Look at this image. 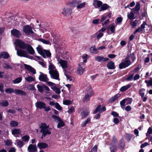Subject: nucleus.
Masks as SVG:
<instances>
[{
  "label": "nucleus",
  "mask_w": 152,
  "mask_h": 152,
  "mask_svg": "<svg viewBox=\"0 0 152 152\" xmlns=\"http://www.w3.org/2000/svg\"><path fill=\"white\" fill-rule=\"evenodd\" d=\"M15 44L20 48L26 50L27 52L23 50L16 49L17 55L20 57H28V53L31 55H34V51L31 46L28 43H26L20 39H16Z\"/></svg>",
  "instance_id": "1"
},
{
  "label": "nucleus",
  "mask_w": 152,
  "mask_h": 152,
  "mask_svg": "<svg viewBox=\"0 0 152 152\" xmlns=\"http://www.w3.org/2000/svg\"><path fill=\"white\" fill-rule=\"evenodd\" d=\"M39 128L40 129V132L42 134L41 137L42 139H43L46 136L51 134V133L50 130L51 129L45 123H42Z\"/></svg>",
  "instance_id": "2"
},
{
  "label": "nucleus",
  "mask_w": 152,
  "mask_h": 152,
  "mask_svg": "<svg viewBox=\"0 0 152 152\" xmlns=\"http://www.w3.org/2000/svg\"><path fill=\"white\" fill-rule=\"evenodd\" d=\"M36 49L38 53L44 58L51 57V54L50 51L43 49L41 45H39Z\"/></svg>",
  "instance_id": "3"
},
{
  "label": "nucleus",
  "mask_w": 152,
  "mask_h": 152,
  "mask_svg": "<svg viewBox=\"0 0 152 152\" xmlns=\"http://www.w3.org/2000/svg\"><path fill=\"white\" fill-rule=\"evenodd\" d=\"M35 105L37 108L40 109H43L46 112L48 111L51 110L49 106L46 107V104L42 102L37 101L35 103Z\"/></svg>",
  "instance_id": "4"
},
{
  "label": "nucleus",
  "mask_w": 152,
  "mask_h": 152,
  "mask_svg": "<svg viewBox=\"0 0 152 152\" xmlns=\"http://www.w3.org/2000/svg\"><path fill=\"white\" fill-rule=\"evenodd\" d=\"M23 32L28 37L32 36L34 33L32 30V27L28 25L24 26L23 27Z\"/></svg>",
  "instance_id": "5"
},
{
  "label": "nucleus",
  "mask_w": 152,
  "mask_h": 152,
  "mask_svg": "<svg viewBox=\"0 0 152 152\" xmlns=\"http://www.w3.org/2000/svg\"><path fill=\"white\" fill-rule=\"evenodd\" d=\"M49 73L50 75V77L53 79L60 80L59 74L58 71L54 70L53 71H49Z\"/></svg>",
  "instance_id": "6"
},
{
  "label": "nucleus",
  "mask_w": 152,
  "mask_h": 152,
  "mask_svg": "<svg viewBox=\"0 0 152 152\" xmlns=\"http://www.w3.org/2000/svg\"><path fill=\"white\" fill-rule=\"evenodd\" d=\"M87 94L85 95L83 99V102H88L89 100L90 97L93 94L92 88L91 87H88Z\"/></svg>",
  "instance_id": "7"
},
{
  "label": "nucleus",
  "mask_w": 152,
  "mask_h": 152,
  "mask_svg": "<svg viewBox=\"0 0 152 152\" xmlns=\"http://www.w3.org/2000/svg\"><path fill=\"white\" fill-rule=\"evenodd\" d=\"M37 87L38 91L42 93L44 91H47V93L49 92L50 91L49 88L47 86L44 85H37Z\"/></svg>",
  "instance_id": "8"
},
{
  "label": "nucleus",
  "mask_w": 152,
  "mask_h": 152,
  "mask_svg": "<svg viewBox=\"0 0 152 152\" xmlns=\"http://www.w3.org/2000/svg\"><path fill=\"white\" fill-rule=\"evenodd\" d=\"M135 59L136 57L134 56V54L133 53H128L125 60L126 61L128 60L129 61L132 63L134 62Z\"/></svg>",
  "instance_id": "9"
},
{
  "label": "nucleus",
  "mask_w": 152,
  "mask_h": 152,
  "mask_svg": "<svg viewBox=\"0 0 152 152\" xmlns=\"http://www.w3.org/2000/svg\"><path fill=\"white\" fill-rule=\"evenodd\" d=\"M147 25L146 23L144 21L143 23L134 32V34H135L137 32H140L143 33L145 32V25Z\"/></svg>",
  "instance_id": "10"
},
{
  "label": "nucleus",
  "mask_w": 152,
  "mask_h": 152,
  "mask_svg": "<svg viewBox=\"0 0 152 152\" xmlns=\"http://www.w3.org/2000/svg\"><path fill=\"white\" fill-rule=\"evenodd\" d=\"M131 64V62L129 61H126L125 60L124 62H121L119 64V68L121 69L124 68L129 66Z\"/></svg>",
  "instance_id": "11"
},
{
  "label": "nucleus",
  "mask_w": 152,
  "mask_h": 152,
  "mask_svg": "<svg viewBox=\"0 0 152 152\" xmlns=\"http://www.w3.org/2000/svg\"><path fill=\"white\" fill-rule=\"evenodd\" d=\"M11 35L18 38H20L22 35L21 32L18 30L15 29L11 30Z\"/></svg>",
  "instance_id": "12"
},
{
  "label": "nucleus",
  "mask_w": 152,
  "mask_h": 152,
  "mask_svg": "<svg viewBox=\"0 0 152 152\" xmlns=\"http://www.w3.org/2000/svg\"><path fill=\"white\" fill-rule=\"evenodd\" d=\"M40 73V74L39 77V80L42 82H47L49 80L47 75L41 72Z\"/></svg>",
  "instance_id": "13"
},
{
  "label": "nucleus",
  "mask_w": 152,
  "mask_h": 152,
  "mask_svg": "<svg viewBox=\"0 0 152 152\" xmlns=\"http://www.w3.org/2000/svg\"><path fill=\"white\" fill-rule=\"evenodd\" d=\"M115 26L114 23L110 24L107 28V32L108 34H111L115 33Z\"/></svg>",
  "instance_id": "14"
},
{
  "label": "nucleus",
  "mask_w": 152,
  "mask_h": 152,
  "mask_svg": "<svg viewBox=\"0 0 152 152\" xmlns=\"http://www.w3.org/2000/svg\"><path fill=\"white\" fill-rule=\"evenodd\" d=\"M72 9L70 8H64L62 10V13L65 16H68L71 13Z\"/></svg>",
  "instance_id": "15"
},
{
  "label": "nucleus",
  "mask_w": 152,
  "mask_h": 152,
  "mask_svg": "<svg viewBox=\"0 0 152 152\" xmlns=\"http://www.w3.org/2000/svg\"><path fill=\"white\" fill-rule=\"evenodd\" d=\"M24 65L25 68L28 71L31 72L32 73L34 74L36 73V71L35 69L31 66L26 64H24Z\"/></svg>",
  "instance_id": "16"
},
{
  "label": "nucleus",
  "mask_w": 152,
  "mask_h": 152,
  "mask_svg": "<svg viewBox=\"0 0 152 152\" xmlns=\"http://www.w3.org/2000/svg\"><path fill=\"white\" fill-rule=\"evenodd\" d=\"M102 2L99 0H94L93 4L96 8H100L102 5Z\"/></svg>",
  "instance_id": "17"
},
{
  "label": "nucleus",
  "mask_w": 152,
  "mask_h": 152,
  "mask_svg": "<svg viewBox=\"0 0 152 152\" xmlns=\"http://www.w3.org/2000/svg\"><path fill=\"white\" fill-rule=\"evenodd\" d=\"M28 150L29 152H36L37 148L36 145L30 144L28 147Z\"/></svg>",
  "instance_id": "18"
},
{
  "label": "nucleus",
  "mask_w": 152,
  "mask_h": 152,
  "mask_svg": "<svg viewBox=\"0 0 152 152\" xmlns=\"http://www.w3.org/2000/svg\"><path fill=\"white\" fill-rule=\"evenodd\" d=\"M95 60L99 62H104L108 61L109 59L108 58H104L102 56H98L95 57Z\"/></svg>",
  "instance_id": "19"
},
{
  "label": "nucleus",
  "mask_w": 152,
  "mask_h": 152,
  "mask_svg": "<svg viewBox=\"0 0 152 152\" xmlns=\"http://www.w3.org/2000/svg\"><path fill=\"white\" fill-rule=\"evenodd\" d=\"M37 146L40 149H42L48 147V145L46 143L40 142L37 144Z\"/></svg>",
  "instance_id": "20"
},
{
  "label": "nucleus",
  "mask_w": 152,
  "mask_h": 152,
  "mask_svg": "<svg viewBox=\"0 0 152 152\" xmlns=\"http://www.w3.org/2000/svg\"><path fill=\"white\" fill-rule=\"evenodd\" d=\"M133 83H132L129 84L127 85L122 87L120 89V90L121 92H124L129 88L132 86Z\"/></svg>",
  "instance_id": "21"
},
{
  "label": "nucleus",
  "mask_w": 152,
  "mask_h": 152,
  "mask_svg": "<svg viewBox=\"0 0 152 152\" xmlns=\"http://www.w3.org/2000/svg\"><path fill=\"white\" fill-rule=\"evenodd\" d=\"M110 7L108 5H107V4H103L102 3L101 7H100L99 9V12L104 11L108 9Z\"/></svg>",
  "instance_id": "22"
},
{
  "label": "nucleus",
  "mask_w": 152,
  "mask_h": 152,
  "mask_svg": "<svg viewBox=\"0 0 152 152\" xmlns=\"http://www.w3.org/2000/svg\"><path fill=\"white\" fill-rule=\"evenodd\" d=\"M107 68L110 69H114L115 68L114 63L112 61L107 63Z\"/></svg>",
  "instance_id": "23"
},
{
  "label": "nucleus",
  "mask_w": 152,
  "mask_h": 152,
  "mask_svg": "<svg viewBox=\"0 0 152 152\" xmlns=\"http://www.w3.org/2000/svg\"><path fill=\"white\" fill-rule=\"evenodd\" d=\"M14 92L17 95H20L22 96H26L27 95L26 92L20 89H15V90Z\"/></svg>",
  "instance_id": "24"
},
{
  "label": "nucleus",
  "mask_w": 152,
  "mask_h": 152,
  "mask_svg": "<svg viewBox=\"0 0 152 152\" xmlns=\"http://www.w3.org/2000/svg\"><path fill=\"white\" fill-rule=\"evenodd\" d=\"M59 63L63 68H65L67 67V64L66 61L60 60L59 61Z\"/></svg>",
  "instance_id": "25"
},
{
  "label": "nucleus",
  "mask_w": 152,
  "mask_h": 152,
  "mask_svg": "<svg viewBox=\"0 0 152 152\" xmlns=\"http://www.w3.org/2000/svg\"><path fill=\"white\" fill-rule=\"evenodd\" d=\"M120 94H117L114 96L112 97L109 100V102L110 103H113L115 100H117L118 98L120 96Z\"/></svg>",
  "instance_id": "26"
},
{
  "label": "nucleus",
  "mask_w": 152,
  "mask_h": 152,
  "mask_svg": "<svg viewBox=\"0 0 152 152\" xmlns=\"http://www.w3.org/2000/svg\"><path fill=\"white\" fill-rule=\"evenodd\" d=\"M0 56L1 58H2L6 59H8L10 57L9 54L7 52H4L1 53Z\"/></svg>",
  "instance_id": "27"
},
{
  "label": "nucleus",
  "mask_w": 152,
  "mask_h": 152,
  "mask_svg": "<svg viewBox=\"0 0 152 152\" xmlns=\"http://www.w3.org/2000/svg\"><path fill=\"white\" fill-rule=\"evenodd\" d=\"M125 147V143L123 139L121 140L118 144V147L121 149H124Z\"/></svg>",
  "instance_id": "28"
},
{
  "label": "nucleus",
  "mask_w": 152,
  "mask_h": 152,
  "mask_svg": "<svg viewBox=\"0 0 152 152\" xmlns=\"http://www.w3.org/2000/svg\"><path fill=\"white\" fill-rule=\"evenodd\" d=\"M77 72L80 75H82L84 72V69L79 64L77 68Z\"/></svg>",
  "instance_id": "29"
},
{
  "label": "nucleus",
  "mask_w": 152,
  "mask_h": 152,
  "mask_svg": "<svg viewBox=\"0 0 152 152\" xmlns=\"http://www.w3.org/2000/svg\"><path fill=\"white\" fill-rule=\"evenodd\" d=\"M48 69L49 71H53L54 70H57L55 66L52 63H50Z\"/></svg>",
  "instance_id": "30"
},
{
  "label": "nucleus",
  "mask_w": 152,
  "mask_h": 152,
  "mask_svg": "<svg viewBox=\"0 0 152 152\" xmlns=\"http://www.w3.org/2000/svg\"><path fill=\"white\" fill-rule=\"evenodd\" d=\"M91 122V118L88 117L87 119L85 121L82 123V127H84L86 126V124L90 123Z\"/></svg>",
  "instance_id": "31"
},
{
  "label": "nucleus",
  "mask_w": 152,
  "mask_h": 152,
  "mask_svg": "<svg viewBox=\"0 0 152 152\" xmlns=\"http://www.w3.org/2000/svg\"><path fill=\"white\" fill-rule=\"evenodd\" d=\"M21 132L20 129H14L12 131V134L14 135L16 134H19Z\"/></svg>",
  "instance_id": "32"
},
{
  "label": "nucleus",
  "mask_w": 152,
  "mask_h": 152,
  "mask_svg": "<svg viewBox=\"0 0 152 152\" xmlns=\"http://www.w3.org/2000/svg\"><path fill=\"white\" fill-rule=\"evenodd\" d=\"M51 88L57 94H59L61 93L60 89L57 87L55 85L52 87Z\"/></svg>",
  "instance_id": "33"
},
{
  "label": "nucleus",
  "mask_w": 152,
  "mask_h": 152,
  "mask_svg": "<svg viewBox=\"0 0 152 152\" xmlns=\"http://www.w3.org/2000/svg\"><path fill=\"white\" fill-rule=\"evenodd\" d=\"M97 50L95 47H92L90 48V50L91 53L94 54H96L98 53Z\"/></svg>",
  "instance_id": "34"
},
{
  "label": "nucleus",
  "mask_w": 152,
  "mask_h": 152,
  "mask_svg": "<svg viewBox=\"0 0 152 152\" xmlns=\"http://www.w3.org/2000/svg\"><path fill=\"white\" fill-rule=\"evenodd\" d=\"M25 80L26 81L29 83L34 81L35 80L31 76H29L28 77H26Z\"/></svg>",
  "instance_id": "35"
},
{
  "label": "nucleus",
  "mask_w": 152,
  "mask_h": 152,
  "mask_svg": "<svg viewBox=\"0 0 152 152\" xmlns=\"http://www.w3.org/2000/svg\"><path fill=\"white\" fill-rule=\"evenodd\" d=\"M22 79V77H21L17 78L13 81V83L14 84L19 83L21 81Z\"/></svg>",
  "instance_id": "36"
},
{
  "label": "nucleus",
  "mask_w": 152,
  "mask_h": 152,
  "mask_svg": "<svg viewBox=\"0 0 152 152\" xmlns=\"http://www.w3.org/2000/svg\"><path fill=\"white\" fill-rule=\"evenodd\" d=\"M150 80L149 81L146 80L145 81V83L147 84V87L152 86V78H150Z\"/></svg>",
  "instance_id": "37"
},
{
  "label": "nucleus",
  "mask_w": 152,
  "mask_h": 152,
  "mask_svg": "<svg viewBox=\"0 0 152 152\" xmlns=\"http://www.w3.org/2000/svg\"><path fill=\"white\" fill-rule=\"evenodd\" d=\"M138 22V21L137 20H135L134 21H131L130 22V24L132 28H134L136 26Z\"/></svg>",
  "instance_id": "38"
},
{
  "label": "nucleus",
  "mask_w": 152,
  "mask_h": 152,
  "mask_svg": "<svg viewBox=\"0 0 152 152\" xmlns=\"http://www.w3.org/2000/svg\"><path fill=\"white\" fill-rule=\"evenodd\" d=\"M5 91L6 93L9 94H11L15 92V90L12 88H8L6 89Z\"/></svg>",
  "instance_id": "39"
},
{
  "label": "nucleus",
  "mask_w": 152,
  "mask_h": 152,
  "mask_svg": "<svg viewBox=\"0 0 152 152\" xmlns=\"http://www.w3.org/2000/svg\"><path fill=\"white\" fill-rule=\"evenodd\" d=\"M132 135L130 134H126L125 135V139L128 142L131 140L132 137Z\"/></svg>",
  "instance_id": "40"
},
{
  "label": "nucleus",
  "mask_w": 152,
  "mask_h": 152,
  "mask_svg": "<svg viewBox=\"0 0 152 152\" xmlns=\"http://www.w3.org/2000/svg\"><path fill=\"white\" fill-rule=\"evenodd\" d=\"M10 124L11 126L14 127L17 126L18 125V123L17 121H12L10 122Z\"/></svg>",
  "instance_id": "41"
},
{
  "label": "nucleus",
  "mask_w": 152,
  "mask_h": 152,
  "mask_svg": "<svg viewBox=\"0 0 152 152\" xmlns=\"http://www.w3.org/2000/svg\"><path fill=\"white\" fill-rule=\"evenodd\" d=\"M128 18L130 20H132L134 19V15L133 12H131L127 15Z\"/></svg>",
  "instance_id": "42"
},
{
  "label": "nucleus",
  "mask_w": 152,
  "mask_h": 152,
  "mask_svg": "<svg viewBox=\"0 0 152 152\" xmlns=\"http://www.w3.org/2000/svg\"><path fill=\"white\" fill-rule=\"evenodd\" d=\"M0 104L3 107H7L9 105L8 102L6 100H4L0 103Z\"/></svg>",
  "instance_id": "43"
},
{
  "label": "nucleus",
  "mask_w": 152,
  "mask_h": 152,
  "mask_svg": "<svg viewBox=\"0 0 152 152\" xmlns=\"http://www.w3.org/2000/svg\"><path fill=\"white\" fill-rule=\"evenodd\" d=\"M131 75L129 76L126 79V80L127 81H129L132 80L133 79V77L134 76V73H130Z\"/></svg>",
  "instance_id": "44"
},
{
  "label": "nucleus",
  "mask_w": 152,
  "mask_h": 152,
  "mask_svg": "<svg viewBox=\"0 0 152 152\" xmlns=\"http://www.w3.org/2000/svg\"><path fill=\"white\" fill-rule=\"evenodd\" d=\"M29 136L27 135L23 136L22 138L23 141L25 142H28L29 140Z\"/></svg>",
  "instance_id": "45"
},
{
  "label": "nucleus",
  "mask_w": 152,
  "mask_h": 152,
  "mask_svg": "<svg viewBox=\"0 0 152 152\" xmlns=\"http://www.w3.org/2000/svg\"><path fill=\"white\" fill-rule=\"evenodd\" d=\"M101 105H98L96 107L95 110L94 112V114L96 113L97 112L100 111V110L101 109Z\"/></svg>",
  "instance_id": "46"
},
{
  "label": "nucleus",
  "mask_w": 152,
  "mask_h": 152,
  "mask_svg": "<svg viewBox=\"0 0 152 152\" xmlns=\"http://www.w3.org/2000/svg\"><path fill=\"white\" fill-rule=\"evenodd\" d=\"M145 90L144 88H142L139 90V94H140L141 97H143L144 96L145 93L144 92L145 91Z\"/></svg>",
  "instance_id": "47"
},
{
  "label": "nucleus",
  "mask_w": 152,
  "mask_h": 152,
  "mask_svg": "<svg viewBox=\"0 0 152 152\" xmlns=\"http://www.w3.org/2000/svg\"><path fill=\"white\" fill-rule=\"evenodd\" d=\"M136 12H138L140 9V4L139 3H137L135 6L134 8Z\"/></svg>",
  "instance_id": "48"
},
{
  "label": "nucleus",
  "mask_w": 152,
  "mask_h": 152,
  "mask_svg": "<svg viewBox=\"0 0 152 152\" xmlns=\"http://www.w3.org/2000/svg\"><path fill=\"white\" fill-rule=\"evenodd\" d=\"M59 123H58L57 125V127L58 128H60L61 127L64 126L65 125V124L62 121H58Z\"/></svg>",
  "instance_id": "49"
},
{
  "label": "nucleus",
  "mask_w": 152,
  "mask_h": 152,
  "mask_svg": "<svg viewBox=\"0 0 152 152\" xmlns=\"http://www.w3.org/2000/svg\"><path fill=\"white\" fill-rule=\"evenodd\" d=\"M86 4V3L85 2H84L79 4L77 6V8L78 9H79L83 8L85 6Z\"/></svg>",
  "instance_id": "50"
},
{
  "label": "nucleus",
  "mask_w": 152,
  "mask_h": 152,
  "mask_svg": "<svg viewBox=\"0 0 152 152\" xmlns=\"http://www.w3.org/2000/svg\"><path fill=\"white\" fill-rule=\"evenodd\" d=\"M125 99L126 102V104H131L132 101V98H129Z\"/></svg>",
  "instance_id": "51"
},
{
  "label": "nucleus",
  "mask_w": 152,
  "mask_h": 152,
  "mask_svg": "<svg viewBox=\"0 0 152 152\" xmlns=\"http://www.w3.org/2000/svg\"><path fill=\"white\" fill-rule=\"evenodd\" d=\"M88 113L87 111H83L81 113V116L82 118L87 117L88 115Z\"/></svg>",
  "instance_id": "52"
},
{
  "label": "nucleus",
  "mask_w": 152,
  "mask_h": 152,
  "mask_svg": "<svg viewBox=\"0 0 152 152\" xmlns=\"http://www.w3.org/2000/svg\"><path fill=\"white\" fill-rule=\"evenodd\" d=\"M17 143L18 146L19 147H22L23 145V142L20 140H17Z\"/></svg>",
  "instance_id": "53"
},
{
  "label": "nucleus",
  "mask_w": 152,
  "mask_h": 152,
  "mask_svg": "<svg viewBox=\"0 0 152 152\" xmlns=\"http://www.w3.org/2000/svg\"><path fill=\"white\" fill-rule=\"evenodd\" d=\"M52 117L54 119L56 120H57L58 121H61V119L60 118L56 115H52Z\"/></svg>",
  "instance_id": "54"
},
{
  "label": "nucleus",
  "mask_w": 152,
  "mask_h": 152,
  "mask_svg": "<svg viewBox=\"0 0 152 152\" xmlns=\"http://www.w3.org/2000/svg\"><path fill=\"white\" fill-rule=\"evenodd\" d=\"M39 40L43 43L46 44H49L50 42L49 41L43 39H40Z\"/></svg>",
  "instance_id": "55"
},
{
  "label": "nucleus",
  "mask_w": 152,
  "mask_h": 152,
  "mask_svg": "<svg viewBox=\"0 0 152 152\" xmlns=\"http://www.w3.org/2000/svg\"><path fill=\"white\" fill-rule=\"evenodd\" d=\"M72 103V101L69 100H66L63 101V104L65 105H69Z\"/></svg>",
  "instance_id": "56"
},
{
  "label": "nucleus",
  "mask_w": 152,
  "mask_h": 152,
  "mask_svg": "<svg viewBox=\"0 0 152 152\" xmlns=\"http://www.w3.org/2000/svg\"><path fill=\"white\" fill-rule=\"evenodd\" d=\"M139 69V67H137L136 68H135L134 70L130 71L129 73H134H134L137 72L138 71V70Z\"/></svg>",
  "instance_id": "57"
},
{
  "label": "nucleus",
  "mask_w": 152,
  "mask_h": 152,
  "mask_svg": "<svg viewBox=\"0 0 152 152\" xmlns=\"http://www.w3.org/2000/svg\"><path fill=\"white\" fill-rule=\"evenodd\" d=\"M56 108L58 110H61L62 109V107L60 106L59 104L56 102V104L55 105Z\"/></svg>",
  "instance_id": "58"
},
{
  "label": "nucleus",
  "mask_w": 152,
  "mask_h": 152,
  "mask_svg": "<svg viewBox=\"0 0 152 152\" xmlns=\"http://www.w3.org/2000/svg\"><path fill=\"white\" fill-rule=\"evenodd\" d=\"M69 5L71 7H73L75 6V4H76L75 3V0L69 2Z\"/></svg>",
  "instance_id": "59"
},
{
  "label": "nucleus",
  "mask_w": 152,
  "mask_h": 152,
  "mask_svg": "<svg viewBox=\"0 0 152 152\" xmlns=\"http://www.w3.org/2000/svg\"><path fill=\"white\" fill-rule=\"evenodd\" d=\"M152 133V129L151 127H149L147 133H146V136H149L148 134H150Z\"/></svg>",
  "instance_id": "60"
},
{
  "label": "nucleus",
  "mask_w": 152,
  "mask_h": 152,
  "mask_svg": "<svg viewBox=\"0 0 152 152\" xmlns=\"http://www.w3.org/2000/svg\"><path fill=\"white\" fill-rule=\"evenodd\" d=\"M99 20H100L99 19H94L92 21V23L96 25L98 24Z\"/></svg>",
  "instance_id": "61"
},
{
  "label": "nucleus",
  "mask_w": 152,
  "mask_h": 152,
  "mask_svg": "<svg viewBox=\"0 0 152 152\" xmlns=\"http://www.w3.org/2000/svg\"><path fill=\"white\" fill-rule=\"evenodd\" d=\"M111 152H115L117 150L116 147L113 145L110 148Z\"/></svg>",
  "instance_id": "62"
},
{
  "label": "nucleus",
  "mask_w": 152,
  "mask_h": 152,
  "mask_svg": "<svg viewBox=\"0 0 152 152\" xmlns=\"http://www.w3.org/2000/svg\"><path fill=\"white\" fill-rule=\"evenodd\" d=\"M126 101L125 99H124L122 100L120 102V104L122 108V107L124 106L125 105V104L126 103Z\"/></svg>",
  "instance_id": "63"
},
{
  "label": "nucleus",
  "mask_w": 152,
  "mask_h": 152,
  "mask_svg": "<svg viewBox=\"0 0 152 152\" xmlns=\"http://www.w3.org/2000/svg\"><path fill=\"white\" fill-rule=\"evenodd\" d=\"M111 114L114 117H117L119 116V114L116 112L113 111L112 112Z\"/></svg>",
  "instance_id": "64"
}]
</instances>
